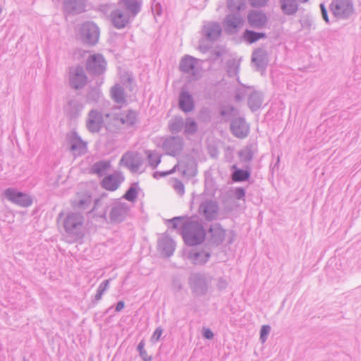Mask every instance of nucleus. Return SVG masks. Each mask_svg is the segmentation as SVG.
<instances>
[{"mask_svg": "<svg viewBox=\"0 0 361 361\" xmlns=\"http://www.w3.org/2000/svg\"><path fill=\"white\" fill-rule=\"evenodd\" d=\"M182 235L185 243L190 245L201 243L205 237L203 227L195 223L185 224L182 231Z\"/></svg>", "mask_w": 361, "mask_h": 361, "instance_id": "1", "label": "nucleus"}, {"mask_svg": "<svg viewBox=\"0 0 361 361\" xmlns=\"http://www.w3.org/2000/svg\"><path fill=\"white\" fill-rule=\"evenodd\" d=\"M82 39L87 44H94L98 42L99 32L98 27L93 23H87L81 27Z\"/></svg>", "mask_w": 361, "mask_h": 361, "instance_id": "2", "label": "nucleus"}, {"mask_svg": "<svg viewBox=\"0 0 361 361\" xmlns=\"http://www.w3.org/2000/svg\"><path fill=\"white\" fill-rule=\"evenodd\" d=\"M331 10L338 18H346L353 13V6L347 0H336L331 5Z\"/></svg>", "mask_w": 361, "mask_h": 361, "instance_id": "3", "label": "nucleus"}, {"mask_svg": "<svg viewBox=\"0 0 361 361\" xmlns=\"http://www.w3.org/2000/svg\"><path fill=\"white\" fill-rule=\"evenodd\" d=\"M5 195L10 200L23 207L29 206L31 204V200L27 195L11 189L6 190Z\"/></svg>", "mask_w": 361, "mask_h": 361, "instance_id": "4", "label": "nucleus"}, {"mask_svg": "<svg viewBox=\"0 0 361 361\" xmlns=\"http://www.w3.org/2000/svg\"><path fill=\"white\" fill-rule=\"evenodd\" d=\"M121 163L132 171H136L141 164V160L137 154L129 152L123 155Z\"/></svg>", "mask_w": 361, "mask_h": 361, "instance_id": "5", "label": "nucleus"}, {"mask_svg": "<svg viewBox=\"0 0 361 361\" xmlns=\"http://www.w3.org/2000/svg\"><path fill=\"white\" fill-rule=\"evenodd\" d=\"M105 61L100 55H92L87 62V68L93 71L99 73L103 71Z\"/></svg>", "mask_w": 361, "mask_h": 361, "instance_id": "6", "label": "nucleus"}, {"mask_svg": "<svg viewBox=\"0 0 361 361\" xmlns=\"http://www.w3.org/2000/svg\"><path fill=\"white\" fill-rule=\"evenodd\" d=\"M102 123V118L101 114L96 111H91L87 122L89 130L92 132H97L100 129Z\"/></svg>", "mask_w": 361, "mask_h": 361, "instance_id": "7", "label": "nucleus"}, {"mask_svg": "<svg viewBox=\"0 0 361 361\" xmlns=\"http://www.w3.org/2000/svg\"><path fill=\"white\" fill-rule=\"evenodd\" d=\"M249 23L255 27H259L265 25L267 16L262 12L252 11L248 16Z\"/></svg>", "mask_w": 361, "mask_h": 361, "instance_id": "8", "label": "nucleus"}, {"mask_svg": "<svg viewBox=\"0 0 361 361\" xmlns=\"http://www.w3.org/2000/svg\"><path fill=\"white\" fill-rule=\"evenodd\" d=\"M204 33L210 40L217 39L221 35V28L219 25L210 23L204 27Z\"/></svg>", "mask_w": 361, "mask_h": 361, "instance_id": "9", "label": "nucleus"}, {"mask_svg": "<svg viewBox=\"0 0 361 361\" xmlns=\"http://www.w3.org/2000/svg\"><path fill=\"white\" fill-rule=\"evenodd\" d=\"M135 121V115L133 112H124L122 113L118 118H116L115 126L118 127L120 123L126 126H130L133 125Z\"/></svg>", "mask_w": 361, "mask_h": 361, "instance_id": "10", "label": "nucleus"}, {"mask_svg": "<svg viewBox=\"0 0 361 361\" xmlns=\"http://www.w3.org/2000/svg\"><path fill=\"white\" fill-rule=\"evenodd\" d=\"M281 8L286 15L294 14L298 10V5L294 0H281Z\"/></svg>", "mask_w": 361, "mask_h": 361, "instance_id": "11", "label": "nucleus"}, {"mask_svg": "<svg viewBox=\"0 0 361 361\" xmlns=\"http://www.w3.org/2000/svg\"><path fill=\"white\" fill-rule=\"evenodd\" d=\"M120 180L118 177L114 176H109L102 181L103 187L109 190H116L118 188Z\"/></svg>", "mask_w": 361, "mask_h": 361, "instance_id": "12", "label": "nucleus"}, {"mask_svg": "<svg viewBox=\"0 0 361 361\" xmlns=\"http://www.w3.org/2000/svg\"><path fill=\"white\" fill-rule=\"evenodd\" d=\"M180 106L183 111H190L193 109V102L191 97L187 93L183 92L180 97Z\"/></svg>", "mask_w": 361, "mask_h": 361, "instance_id": "13", "label": "nucleus"}, {"mask_svg": "<svg viewBox=\"0 0 361 361\" xmlns=\"http://www.w3.org/2000/svg\"><path fill=\"white\" fill-rule=\"evenodd\" d=\"M201 210L207 219H212L214 218L216 212V206L212 202H206L201 205Z\"/></svg>", "mask_w": 361, "mask_h": 361, "instance_id": "14", "label": "nucleus"}, {"mask_svg": "<svg viewBox=\"0 0 361 361\" xmlns=\"http://www.w3.org/2000/svg\"><path fill=\"white\" fill-rule=\"evenodd\" d=\"M242 24V19L240 17L231 16H228L226 21V29L229 32H232Z\"/></svg>", "mask_w": 361, "mask_h": 361, "instance_id": "15", "label": "nucleus"}, {"mask_svg": "<svg viewBox=\"0 0 361 361\" xmlns=\"http://www.w3.org/2000/svg\"><path fill=\"white\" fill-rule=\"evenodd\" d=\"M111 18L114 25L118 28L123 27L128 23L127 18L119 11H116Z\"/></svg>", "mask_w": 361, "mask_h": 361, "instance_id": "16", "label": "nucleus"}, {"mask_svg": "<svg viewBox=\"0 0 361 361\" xmlns=\"http://www.w3.org/2000/svg\"><path fill=\"white\" fill-rule=\"evenodd\" d=\"M81 217L75 214H70L64 224L66 230H71L81 224Z\"/></svg>", "mask_w": 361, "mask_h": 361, "instance_id": "17", "label": "nucleus"}, {"mask_svg": "<svg viewBox=\"0 0 361 361\" xmlns=\"http://www.w3.org/2000/svg\"><path fill=\"white\" fill-rule=\"evenodd\" d=\"M195 66V60L192 57H185L181 61L180 68L183 72L190 73L192 71Z\"/></svg>", "mask_w": 361, "mask_h": 361, "instance_id": "18", "label": "nucleus"}, {"mask_svg": "<svg viewBox=\"0 0 361 361\" xmlns=\"http://www.w3.org/2000/svg\"><path fill=\"white\" fill-rule=\"evenodd\" d=\"M119 4L122 8L133 14H135L139 8L137 2L130 0H121Z\"/></svg>", "mask_w": 361, "mask_h": 361, "instance_id": "19", "label": "nucleus"}, {"mask_svg": "<svg viewBox=\"0 0 361 361\" xmlns=\"http://www.w3.org/2000/svg\"><path fill=\"white\" fill-rule=\"evenodd\" d=\"M264 37V34L246 30L243 34L244 39L249 43H254Z\"/></svg>", "mask_w": 361, "mask_h": 361, "instance_id": "20", "label": "nucleus"}, {"mask_svg": "<svg viewBox=\"0 0 361 361\" xmlns=\"http://www.w3.org/2000/svg\"><path fill=\"white\" fill-rule=\"evenodd\" d=\"M110 161H99L92 166V171L97 174L102 175L105 173L110 167Z\"/></svg>", "mask_w": 361, "mask_h": 361, "instance_id": "21", "label": "nucleus"}, {"mask_svg": "<svg viewBox=\"0 0 361 361\" xmlns=\"http://www.w3.org/2000/svg\"><path fill=\"white\" fill-rule=\"evenodd\" d=\"M86 82V77L83 73L75 74L71 80L73 87L78 89L82 87Z\"/></svg>", "mask_w": 361, "mask_h": 361, "instance_id": "22", "label": "nucleus"}, {"mask_svg": "<svg viewBox=\"0 0 361 361\" xmlns=\"http://www.w3.org/2000/svg\"><path fill=\"white\" fill-rule=\"evenodd\" d=\"M249 173L247 171L243 170H236L232 176V179L233 181L238 182V181H244L248 179L249 178Z\"/></svg>", "mask_w": 361, "mask_h": 361, "instance_id": "23", "label": "nucleus"}, {"mask_svg": "<svg viewBox=\"0 0 361 361\" xmlns=\"http://www.w3.org/2000/svg\"><path fill=\"white\" fill-rule=\"evenodd\" d=\"M111 97L118 103L123 100V91L118 87L115 86L111 89Z\"/></svg>", "mask_w": 361, "mask_h": 361, "instance_id": "24", "label": "nucleus"}, {"mask_svg": "<svg viewBox=\"0 0 361 361\" xmlns=\"http://www.w3.org/2000/svg\"><path fill=\"white\" fill-rule=\"evenodd\" d=\"M137 197V190L134 188H130L124 195L125 199L128 201H134Z\"/></svg>", "mask_w": 361, "mask_h": 361, "instance_id": "25", "label": "nucleus"}, {"mask_svg": "<svg viewBox=\"0 0 361 361\" xmlns=\"http://www.w3.org/2000/svg\"><path fill=\"white\" fill-rule=\"evenodd\" d=\"M185 130L188 133H192L196 130V123L194 121L190 119L186 122Z\"/></svg>", "mask_w": 361, "mask_h": 361, "instance_id": "26", "label": "nucleus"}, {"mask_svg": "<svg viewBox=\"0 0 361 361\" xmlns=\"http://www.w3.org/2000/svg\"><path fill=\"white\" fill-rule=\"evenodd\" d=\"M270 327L269 326H263L261 329L260 338L263 342L265 341L268 334L269 333Z\"/></svg>", "mask_w": 361, "mask_h": 361, "instance_id": "27", "label": "nucleus"}, {"mask_svg": "<svg viewBox=\"0 0 361 361\" xmlns=\"http://www.w3.org/2000/svg\"><path fill=\"white\" fill-rule=\"evenodd\" d=\"M161 335H162V329L161 328H158L154 331V332L152 336V340L154 341H157L159 340Z\"/></svg>", "mask_w": 361, "mask_h": 361, "instance_id": "28", "label": "nucleus"}, {"mask_svg": "<svg viewBox=\"0 0 361 361\" xmlns=\"http://www.w3.org/2000/svg\"><path fill=\"white\" fill-rule=\"evenodd\" d=\"M267 1V0H250L251 5L255 7L263 6Z\"/></svg>", "mask_w": 361, "mask_h": 361, "instance_id": "29", "label": "nucleus"}, {"mask_svg": "<svg viewBox=\"0 0 361 361\" xmlns=\"http://www.w3.org/2000/svg\"><path fill=\"white\" fill-rule=\"evenodd\" d=\"M232 130H233V133L238 136V137H243L246 135V133H247V130H245V131L243 133V132H239V126H236V125H234L232 127Z\"/></svg>", "mask_w": 361, "mask_h": 361, "instance_id": "30", "label": "nucleus"}, {"mask_svg": "<svg viewBox=\"0 0 361 361\" xmlns=\"http://www.w3.org/2000/svg\"><path fill=\"white\" fill-rule=\"evenodd\" d=\"M199 256H200V254H197L195 255V258L193 259L195 264H199V263H201V262H205L207 259V258L209 257L208 255L203 254L202 255V259H198V257Z\"/></svg>", "mask_w": 361, "mask_h": 361, "instance_id": "31", "label": "nucleus"}, {"mask_svg": "<svg viewBox=\"0 0 361 361\" xmlns=\"http://www.w3.org/2000/svg\"><path fill=\"white\" fill-rule=\"evenodd\" d=\"M320 8H321V11H322V17H323V19L326 22L328 23L329 22V19H328V16H327V12H326V10L324 6V4H321L320 5Z\"/></svg>", "mask_w": 361, "mask_h": 361, "instance_id": "32", "label": "nucleus"}, {"mask_svg": "<svg viewBox=\"0 0 361 361\" xmlns=\"http://www.w3.org/2000/svg\"><path fill=\"white\" fill-rule=\"evenodd\" d=\"M235 195L238 199H241L245 196L244 190L242 188H238L235 190Z\"/></svg>", "mask_w": 361, "mask_h": 361, "instance_id": "33", "label": "nucleus"}, {"mask_svg": "<svg viewBox=\"0 0 361 361\" xmlns=\"http://www.w3.org/2000/svg\"><path fill=\"white\" fill-rule=\"evenodd\" d=\"M204 336L207 339H211L213 338L214 334L211 330L205 329L204 331Z\"/></svg>", "mask_w": 361, "mask_h": 361, "instance_id": "34", "label": "nucleus"}, {"mask_svg": "<svg viewBox=\"0 0 361 361\" xmlns=\"http://www.w3.org/2000/svg\"><path fill=\"white\" fill-rule=\"evenodd\" d=\"M125 307V303L123 301H120L118 302L116 307V310L117 312H120L121 310H122Z\"/></svg>", "mask_w": 361, "mask_h": 361, "instance_id": "35", "label": "nucleus"}, {"mask_svg": "<svg viewBox=\"0 0 361 361\" xmlns=\"http://www.w3.org/2000/svg\"><path fill=\"white\" fill-rule=\"evenodd\" d=\"M176 188H178L180 190H183V185L180 181L176 182Z\"/></svg>", "mask_w": 361, "mask_h": 361, "instance_id": "36", "label": "nucleus"}, {"mask_svg": "<svg viewBox=\"0 0 361 361\" xmlns=\"http://www.w3.org/2000/svg\"><path fill=\"white\" fill-rule=\"evenodd\" d=\"M143 348H144V343H143V342H140L139 345H138V349H139L140 353H142Z\"/></svg>", "mask_w": 361, "mask_h": 361, "instance_id": "37", "label": "nucleus"}, {"mask_svg": "<svg viewBox=\"0 0 361 361\" xmlns=\"http://www.w3.org/2000/svg\"><path fill=\"white\" fill-rule=\"evenodd\" d=\"M215 231H216V232L219 234V235H221V234H222V231H221L220 228H215Z\"/></svg>", "mask_w": 361, "mask_h": 361, "instance_id": "38", "label": "nucleus"}, {"mask_svg": "<svg viewBox=\"0 0 361 361\" xmlns=\"http://www.w3.org/2000/svg\"><path fill=\"white\" fill-rule=\"evenodd\" d=\"M261 52H262L261 51H256V52L255 53V56H254V58H253V59H254V60H255V59H256V58H257V54H260Z\"/></svg>", "mask_w": 361, "mask_h": 361, "instance_id": "39", "label": "nucleus"}, {"mask_svg": "<svg viewBox=\"0 0 361 361\" xmlns=\"http://www.w3.org/2000/svg\"><path fill=\"white\" fill-rule=\"evenodd\" d=\"M300 2H302V3H305L307 2L308 0H298Z\"/></svg>", "mask_w": 361, "mask_h": 361, "instance_id": "40", "label": "nucleus"}, {"mask_svg": "<svg viewBox=\"0 0 361 361\" xmlns=\"http://www.w3.org/2000/svg\"><path fill=\"white\" fill-rule=\"evenodd\" d=\"M213 231H214V228H211L209 229V232H210V233L213 232Z\"/></svg>", "mask_w": 361, "mask_h": 361, "instance_id": "41", "label": "nucleus"}]
</instances>
